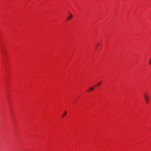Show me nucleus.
I'll list each match as a JSON object with an SVG mask.
<instances>
[{
	"instance_id": "nucleus-1",
	"label": "nucleus",
	"mask_w": 151,
	"mask_h": 151,
	"mask_svg": "<svg viewBox=\"0 0 151 151\" xmlns=\"http://www.w3.org/2000/svg\"><path fill=\"white\" fill-rule=\"evenodd\" d=\"M143 98L147 103H148L149 100V95L148 93L146 92L143 93Z\"/></svg>"
},
{
	"instance_id": "nucleus-2",
	"label": "nucleus",
	"mask_w": 151,
	"mask_h": 151,
	"mask_svg": "<svg viewBox=\"0 0 151 151\" xmlns=\"http://www.w3.org/2000/svg\"><path fill=\"white\" fill-rule=\"evenodd\" d=\"M69 14L68 16V18H67V21L69 19H70L73 17L72 15L71 14L70 12H69Z\"/></svg>"
},
{
	"instance_id": "nucleus-3",
	"label": "nucleus",
	"mask_w": 151,
	"mask_h": 151,
	"mask_svg": "<svg viewBox=\"0 0 151 151\" xmlns=\"http://www.w3.org/2000/svg\"><path fill=\"white\" fill-rule=\"evenodd\" d=\"M95 88V87L94 86H93V87H91V88H90L89 89V91H92V90H93V89H94Z\"/></svg>"
},
{
	"instance_id": "nucleus-4",
	"label": "nucleus",
	"mask_w": 151,
	"mask_h": 151,
	"mask_svg": "<svg viewBox=\"0 0 151 151\" xmlns=\"http://www.w3.org/2000/svg\"><path fill=\"white\" fill-rule=\"evenodd\" d=\"M102 81H101L99 83H98L97 84H96V86H99L101 83Z\"/></svg>"
},
{
	"instance_id": "nucleus-5",
	"label": "nucleus",
	"mask_w": 151,
	"mask_h": 151,
	"mask_svg": "<svg viewBox=\"0 0 151 151\" xmlns=\"http://www.w3.org/2000/svg\"><path fill=\"white\" fill-rule=\"evenodd\" d=\"M151 64V58L150 59V60L149 61V65H150Z\"/></svg>"
},
{
	"instance_id": "nucleus-6",
	"label": "nucleus",
	"mask_w": 151,
	"mask_h": 151,
	"mask_svg": "<svg viewBox=\"0 0 151 151\" xmlns=\"http://www.w3.org/2000/svg\"><path fill=\"white\" fill-rule=\"evenodd\" d=\"M99 46V43H98L97 45V47H96V49H97V47H98Z\"/></svg>"
},
{
	"instance_id": "nucleus-7",
	"label": "nucleus",
	"mask_w": 151,
	"mask_h": 151,
	"mask_svg": "<svg viewBox=\"0 0 151 151\" xmlns=\"http://www.w3.org/2000/svg\"><path fill=\"white\" fill-rule=\"evenodd\" d=\"M66 114V112H65L64 114L62 116V117H64Z\"/></svg>"
}]
</instances>
